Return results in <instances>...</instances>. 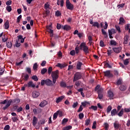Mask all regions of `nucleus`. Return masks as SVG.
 <instances>
[{
    "instance_id": "obj_1",
    "label": "nucleus",
    "mask_w": 130,
    "mask_h": 130,
    "mask_svg": "<svg viewBox=\"0 0 130 130\" xmlns=\"http://www.w3.org/2000/svg\"><path fill=\"white\" fill-rule=\"evenodd\" d=\"M59 75V73L58 70H56L55 71L52 72L51 76L52 77L53 83H54V84H55V83H56V80L58 79Z\"/></svg>"
},
{
    "instance_id": "obj_2",
    "label": "nucleus",
    "mask_w": 130,
    "mask_h": 130,
    "mask_svg": "<svg viewBox=\"0 0 130 130\" xmlns=\"http://www.w3.org/2000/svg\"><path fill=\"white\" fill-rule=\"evenodd\" d=\"M13 102V103H15V104H18V103H20V99H15L13 101L12 100H9L7 102L6 105L3 107L4 110H6L8 107L11 106V104Z\"/></svg>"
},
{
    "instance_id": "obj_3",
    "label": "nucleus",
    "mask_w": 130,
    "mask_h": 130,
    "mask_svg": "<svg viewBox=\"0 0 130 130\" xmlns=\"http://www.w3.org/2000/svg\"><path fill=\"white\" fill-rule=\"evenodd\" d=\"M80 49H82L83 52L86 54L89 53V47L86 45V43H81L79 46Z\"/></svg>"
},
{
    "instance_id": "obj_4",
    "label": "nucleus",
    "mask_w": 130,
    "mask_h": 130,
    "mask_svg": "<svg viewBox=\"0 0 130 130\" xmlns=\"http://www.w3.org/2000/svg\"><path fill=\"white\" fill-rule=\"evenodd\" d=\"M66 7L68 10H71V11L74 10V5L70 2V0L66 1Z\"/></svg>"
},
{
    "instance_id": "obj_5",
    "label": "nucleus",
    "mask_w": 130,
    "mask_h": 130,
    "mask_svg": "<svg viewBox=\"0 0 130 130\" xmlns=\"http://www.w3.org/2000/svg\"><path fill=\"white\" fill-rule=\"evenodd\" d=\"M82 78V74L80 72H77L74 75V78L73 80L74 82H76V81H78V80H80Z\"/></svg>"
},
{
    "instance_id": "obj_6",
    "label": "nucleus",
    "mask_w": 130,
    "mask_h": 130,
    "mask_svg": "<svg viewBox=\"0 0 130 130\" xmlns=\"http://www.w3.org/2000/svg\"><path fill=\"white\" fill-rule=\"evenodd\" d=\"M109 36L110 39H112L113 37H112V34H115L116 33V30L114 28H111L108 30Z\"/></svg>"
},
{
    "instance_id": "obj_7",
    "label": "nucleus",
    "mask_w": 130,
    "mask_h": 130,
    "mask_svg": "<svg viewBox=\"0 0 130 130\" xmlns=\"http://www.w3.org/2000/svg\"><path fill=\"white\" fill-rule=\"evenodd\" d=\"M54 84H55V83H54L53 81H51V80H50L49 79H47L46 80V86H53Z\"/></svg>"
},
{
    "instance_id": "obj_8",
    "label": "nucleus",
    "mask_w": 130,
    "mask_h": 130,
    "mask_svg": "<svg viewBox=\"0 0 130 130\" xmlns=\"http://www.w3.org/2000/svg\"><path fill=\"white\" fill-rule=\"evenodd\" d=\"M24 86L25 87H27V88L30 87L31 88H35V84H34L32 81H29L27 84H25Z\"/></svg>"
},
{
    "instance_id": "obj_9",
    "label": "nucleus",
    "mask_w": 130,
    "mask_h": 130,
    "mask_svg": "<svg viewBox=\"0 0 130 130\" xmlns=\"http://www.w3.org/2000/svg\"><path fill=\"white\" fill-rule=\"evenodd\" d=\"M47 29L48 30V32H49V33L50 34V37H53V30L51 29V25L47 26Z\"/></svg>"
},
{
    "instance_id": "obj_10",
    "label": "nucleus",
    "mask_w": 130,
    "mask_h": 130,
    "mask_svg": "<svg viewBox=\"0 0 130 130\" xmlns=\"http://www.w3.org/2000/svg\"><path fill=\"white\" fill-rule=\"evenodd\" d=\"M21 77L24 81H28L29 80V75L27 74L22 73Z\"/></svg>"
},
{
    "instance_id": "obj_11",
    "label": "nucleus",
    "mask_w": 130,
    "mask_h": 130,
    "mask_svg": "<svg viewBox=\"0 0 130 130\" xmlns=\"http://www.w3.org/2000/svg\"><path fill=\"white\" fill-rule=\"evenodd\" d=\"M121 47L113 48V50L115 52V53H119L120 51H121Z\"/></svg>"
},
{
    "instance_id": "obj_12",
    "label": "nucleus",
    "mask_w": 130,
    "mask_h": 130,
    "mask_svg": "<svg viewBox=\"0 0 130 130\" xmlns=\"http://www.w3.org/2000/svg\"><path fill=\"white\" fill-rule=\"evenodd\" d=\"M39 95H40V93L37 91H34L32 92V96L33 98H38Z\"/></svg>"
},
{
    "instance_id": "obj_13",
    "label": "nucleus",
    "mask_w": 130,
    "mask_h": 130,
    "mask_svg": "<svg viewBox=\"0 0 130 130\" xmlns=\"http://www.w3.org/2000/svg\"><path fill=\"white\" fill-rule=\"evenodd\" d=\"M124 24H125V20H124V18L122 17H120L119 25H124Z\"/></svg>"
},
{
    "instance_id": "obj_14",
    "label": "nucleus",
    "mask_w": 130,
    "mask_h": 130,
    "mask_svg": "<svg viewBox=\"0 0 130 130\" xmlns=\"http://www.w3.org/2000/svg\"><path fill=\"white\" fill-rule=\"evenodd\" d=\"M63 99H64V95H62L61 96H59V98L56 99V103L58 104L59 103V102H61V101H62Z\"/></svg>"
},
{
    "instance_id": "obj_15",
    "label": "nucleus",
    "mask_w": 130,
    "mask_h": 130,
    "mask_svg": "<svg viewBox=\"0 0 130 130\" xmlns=\"http://www.w3.org/2000/svg\"><path fill=\"white\" fill-rule=\"evenodd\" d=\"M47 104H48L47 101L44 100L39 104V106L42 108V107H44V106H46Z\"/></svg>"
},
{
    "instance_id": "obj_16",
    "label": "nucleus",
    "mask_w": 130,
    "mask_h": 130,
    "mask_svg": "<svg viewBox=\"0 0 130 130\" xmlns=\"http://www.w3.org/2000/svg\"><path fill=\"white\" fill-rule=\"evenodd\" d=\"M105 76L110 78L113 76L112 74L110 73V71H107L104 72Z\"/></svg>"
},
{
    "instance_id": "obj_17",
    "label": "nucleus",
    "mask_w": 130,
    "mask_h": 130,
    "mask_svg": "<svg viewBox=\"0 0 130 130\" xmlns=\"http://www.w3.org/2000/svg\"><path fill=\"white\" fill-rule=\"evenodd\" d=\"M129 37L128 36H125L123 40V44H127L128 43V39Z\"/></svg>"
},
{
    "instance_id": "obj_18",
    "label": "nucleus",
    "mask_w": 130,
    "mask_h": 130,
    "mask_svg": "<svg viewBox=\"0 0 130 130\" xmlns=\"http://www.w3.org/2000/svg\"><path fill=\"white\" fill-rule=\"evenodd\" d=\"M37 121H38V119L37 117L34 116L32 119V125L35 126L37 124Z\"/></svg>"
},
{
    "instance_id": "obj_19",
    "label": "nucleus",
    "mask_w": 130,
    "mask_h": 130,
    "mask_svg": "<svg viewBox=\"0 0 130 130\" xmlns=\"http://www.w3.org/2000/svg\"><path fill=\"white\" fill-rule=\"evenodd\" d=\"M108 97H109L110 99H113V96L114 95L113 94V92L111 91V90H109L108 92Z\"/></svg>"
},
{
    "instance_id": "obj_20",
    "label": "nucleus",
    "mask_w": 130,
    "mask_h": 130,
    "mask_svg": "<svg viewBox=\"0 0 130 130\" xmlns=\"http://www.w3.org/2000/svg\"><path fill=\"white\" fill-rule=\"evenodd\" d=\"M83 63L81 62L78 61L76 64V69L77 70H81V68Z\"/></svg>"
},
{
    "instance_id": "obj_21",
    "label": "nucleus",
    "mask_w": 130,
    "mask_h": 130,
    "mask_svg": "<svg viewBox=\"0 0 130 130\" xmlns=\"http://www.w3.org/2000/svg\"><path fill=\"white\" fill-rule=\"evenodd\" d=\"M102 34H103L104 35V38H108V35H107V32L105 31V30H104V29H102Z\"/></svg>"
},
{
    "instance_id": "obj_22",
    "label": "nucleus",
    "mask_w": 130,
    "mask_h": 130,
    "mask_svg": "<svg viewBox=\"0 0 130 130\" xmlns=\"http://www.w3.org/2000/svg\"><path fill=\"white\" fill-rule=\"evenodd\" d=\"M5 29H9L10 27V22H9V20H7L6 22L4 24Z\"/></svg>"
},
{
    "instance_id": "obj_23",
    "label": "nucleus",
    "mask_w": 130,
    "mask_h": 130,
    "mask_svg": "<svg viewBox=\"0 0 130 130\" xmlns=\"http://www.w3.org/2000/svg\"><path fill=\"white\" fill-rule=\"evenodd\" d=\"M62 28H63V30H66L67 31H68L69 30H71V26H70V25H66L62 26Z\"/></svg>"
},
{
    "instance_id": "obj_24",
    "label": "nucleus",
    "mask_w": 130,
    "mask_h": 130,
    "mask_svg": "<svg viewBox=\"0 0 130 130\" xmlns=\"http://www.w3.org/2000/svg\"><path fill=\"white\" fill-rule=\"evenodd\" d=\"M63 0H58L57 1V5L58 6H59V5L61 6V7H63Z\"/></svg>"
},
{
    "instance_id": "obj_25",
    "label": "nucleus",
    "mask_w": 130,
    "mask_h": 130,
    "mask_svg": "<svg viewBox=\"0 0 130 130\" xmlns=\"http://www.w3.org/2000/svg\"><path fill=\"white\" fill-rule=\"evenodd\" d=\"M50 5L48 4V2H47L44 5V9H45V10H49V9H50Z\"/></svg>"
},
{
    "instance_id": "obj_26",
    "label": "nucleus",
    "mask_w": 130,
    "mask_h": 130,
    "mask_svg": "<svg viewBox=\"0 0 130 130\" xmlns=\"http://www.w3.org/2000/svg\"><path fill=\"white\" fill-rule=\"evenodd\" d=\"M7 46L8 48H12V46H13V43H12L11 41H8L7 43Z\"/></svg>"
},
{
    "instance_id": "obj_27",
    "label": "nucleus",
    "mask_w": 130,
    "mask_h": 130,
    "mask_svg": "<svg viewBox=\"0 0 130 130\" xmlns=\"http://www.w3.org/2000/svg\"><path fill=\"white\" fill-rule=\"evenodd\" d=\"M114 127L116 129H118V128H119V123L117 122L114 123Z\"/></svg>"
},
{
    "instance_id": "obj_28",
    "label": "nucleus",
    "mask_w": 130,
    "mask_h": 130,
    "mask_svg": "<svg viewBox=\"0 0 130 130\" xmlns=\"http://www.w3.org/2000/svg\"><path fill=\"white\" fill-rule=\"evenodd\" d=\"M112 116H114L116 114V109H114L111 111Z\"/></svg>"
},
{
    "instance_id": "obj_29",
    "label": "nucleus",
    "mask_w": 130,
    "mask_h": 130,
    "mask_svg": "<svg viewBox=\"0 0 130 130\" xmlns=\"http://www.w3.org/2000/svg\"><path fill=\"white\" fill-rule=\"evenodd\" d=\"M80 52V47H79V46H77L75 47V53H76V54H79V53Z\"/></svg>"
},
{
    "instance_id": "obj_30",
    "label": "nucleus",
    "mask_w": 130,
    "mask_h": 130,
    "mask_svg": "<svg viewBox=\"0 0 130 130\" xmlns=\"http://www.w3.org/2000/svg\"><path fill=\"white\" fill-rule=\"evenodd\" d=\"M119 89L121 91H125V90H126V86L124 85H121Z\"/></svg>"
},
{
    "instance_id": "obj_31",
    "label": "nucleus",
    "mask_w": 130,
    "mask_h": 130,
    "mask_svg": "<svg viewBox=\"0 0 130 130\" xmlns=\"http://www.w3.org/2000/svg\"><path fill=\"white\" fill-rule=\"evenodd\" d=\"M110 44L111 45H114V46H115L117 44V43L114 40H111L110 41Z\"/></svg>"
},
{
    "instance_id": "obj_32",
    "label": "nucleus",
    "mask_w": 130,
    "mask_h": 130,
    "mask_svg": "<svg viewBox=\"0 0 130 130\" xmlns=\"http://www.w3.org/2000/svg\"><path fill=\"white\" fill-rule=\"evenodd\" d=\"M118 116L121 117V116H122L123 115V109H122L118 113Z\"/></svg>"
},
{
    "instance_id": "obj_33",
    "label": "nucleus",
    "mask_w": 130,
    "mask_h": 130,
    "mask_svg": "<svg viewBox=\"0 0 130 130\" xmlns=\"http://www.w3.org/2000/svg\"><path fill=\"white\" fill-rule=\"evenodd\" d=\"M93 27H96V28H99V23L98 22H94L92 25Z\"/></svg>"
},
{
    "instance_id": "obj_34",
    "label": "nucleus",
    "mask_w": 130,
    "mask_h": 130,
    "mask_svg": "<svg viewBox=\"0 0 130 130\" xmlns=\"http://www.w3.org/2000/svg\"><path fill=\"white\" fill-rule=\"evenodd\" d=\"M91 121V120H90V119H87L86 120H85V125H86V126H88V125L89 124H90V122Z\"/></svg>"
},
{
    "instance_id": "obj_35",
    "label": "nucleus",
    "mask_w": 130,
    "mask_h": 130,
    "mask_svg": "<svg viewBox=\"0 0 130 130\" xmlns=\"http://www.w3.org/2000/svg\"><path fill=\"white\" fill-rule=\"evenodd\" d=\"M47 69H46V68H43L41 72L42 75H44V74H45V73H47Z\"/></svg>"
},
{
    "instance_id": "obj_36",
    "label": "nucleus",
    "mask_w": 130,
    "mask_h": 130,
    "mask_svg": "<svg viewBox=\"0 0 130 130\" xmlns=\"http://www.w3.org/2000/svg\"><path fill=\"white\" fill-rule=\"evenodd\" d=\"M105 130H108L109 128V124L108 123H104Z\"/></svg>"
},
{
    "instance_id": "obj_37",
    "label": "nucleus",
    "mask_w": 130,
    "mask_h": 130,
    "mask_svg": "<svg viewBox=\"0 0 130 130\" xmlns=\"http://www.w3.org/2000/svg\"><path fill=\"white\" fill-rule=\"evenodd\" d=\"M68 120L69 119H68V118H64L62 121V124H63V125H64V124H66V123L68 122Z\"/></svg>"
},
{
    "instance_id": "obj_38",
    "label": "nucleus",
    "mask_w": 130,
    "mask_h": 130,
    "mask_svg": "<svg viewBox=\"0 0 130 130\" xmlns=\"http://www.w3.org/2000/svg\"><path fill=\"white\" fill-rule=\"evenodd\" d=\"M111 109H112V107L111 106H108L107 109V113H110V111H111Z\"/></svg>"
},
{
    "instance_id": "obj_39",
    "label": "nucleus",
    "mask_w": 130,
    "mask_h": 130,
    "mask_svg": "<svg viewBox=\"0 0 130 130\" xmlns=\"http://www.w3.org/2000/svg\"><path fill=\"white\" fill-rule=\"evenodd\" d=\"M60 86L63 88L67 87V85L66 84V83L62 81L60 82Z\"/></svg>"
},
{
    "instance_id": "obj_40",
    "label": "nucleus",
    "mask_w": 130,
    "mask_h": 130,
    "mask_svg": "<svg viewBox=\"0 0 130 130\" xmlns=\"http://www.w3.org/2000/svg\"><path fill=\"white\" fill-rule=\"evenodd\" d=\"M15 46L16 47H19L21 46V43H20V41H16L15 43Z\"/></svg>"
},
{
    "instance_id": "obj_41",
    "label": "nucleus",
    "mask_w": 130,
    "mask_h": 130,
    "mask_svg": "<svg viewBox=\"0 0 130 130\" xmlns=\"http://www.w3.org/2000/svg\"><path fill=\"white\" fill-rule=\"evenodd\" d=\"M52 72V67H50L48 69V75H50Z\"/></svg>"
},
{
    "instance_id": "obj_42",
    "label": "nucleus",
    "mask_w": 130,
    "mask_h": 130,
    "mask_svg": "<svg viewBox=\"0 0 130 130\" xmlns=\"http://www.w3.org/2000/svg\"><path fill=\"white\" fill-rule=\"evenodd\" d=\"M32 80H34V81H35L36 82H37L38 81V77H37V76H33L31 77Z\"/></svg>"
},
{
    "instance_id": "obj_43",
    "label": "nucleus",
    "mask_w": 130,
    "mask_h": 130,
    "mask_svg": "<svg viewBox=\"0 0 130 130\" xmlns=\"http://www.w3.org/2000/svg\"><path fill=\"white\" fill-rule=\"evenodd\" d=\"M100 46H101V47H105V44H104V42H103V41H102V40L100 41Z\"/></svg>"
},
{
    "instance_id": "obj_44",
    "label": "nucleus",
    "mask_w": 130,
    "mask_h": 130,
    "mask_svg": "<svg viewBox=\"0 0 130 130\" xmlns=\"http://www.w3.org/2000/svg\"><path fill=\"white\" fill-rule=\"evenodd\" d=\"M96 123H97V122H96V121H94L93 122L92 126V128L93 129H95V128H96Z\"/></svg>"
},
{
    "instance_id": "obj_45",
    "label": "nucleus",
    "mask_w": 130,
    "mask_h": 130,
    "mask_svg": "<svg viewBox=\"0 0 130 130\" xmlns=\"http://www.w3.org/2000/svg\"><path fill=\"white\" fill-rule=\"evenodd\" d=\"M115 28H116L117 31H118V33H121V31L120 30V27H119V26L116 25Z\"/></svg>"
},
{
    "instance_id": "obj_46",
    "label": "nucleus",
    "mask_w": 130,
    "mask_h": 130,
    "mask_svg": "<svg viewBox=\"0 0 130 130\" xmlns=\"http://www.w3.org/2000/svg\"><path fill=\"white\" fill-rule=\"evenodd\" d=\"M79 119H83V118H84V114L83 113H81L79 114Z\"/></svg>"
},
{
    "instance_id": "obj_47",
    "label": "nucleus",
    "mask_w": 130,
    "mask_h": 130,
    "mask_svg": "<svg viewBox=\"0 0 130 130\" xmlns=\"http://www.w3.org/2000/svg\"><path fill=\"white\" fill-rule=\"evenodd\" d=\"M6 10L9 12H11L12 11V7H11V6H8L7 7H6Z\"/></svg>"
},
{
    "instance_id": "obj_48",
    "label": "nucleus",
    "mask_w": 130,
    "mask_h": 130,
    "mask_svg": "<svg viewBox=\"0 0 130 130\" xmlns=\"http://www.w3.org/2000/svg\"><path fill=\"white\" fill-rule=\"evenodd\" d=\"M78 105H79V103H78V102H76L75 103H74L73 105H72V107L73 108H76V107H77Z\"/></svg>"
},
{
    "instance_id": "obj_49",
    "label": "nucleus",
    "mask_w": 130,
    "mask_h": 130,
    "mask_svg": "<svg viewBox=\"0 0 130 130\" xmlns=\"http://www.w3.org/2000/svg\"><path fill=\"white\" fill-rule=\"evenodd\" d=\"M38 68V64H37V63H35L33 66V69L34 70V71H36Z\"/></svg>"
},
{
    "instance_id": "obj_50",
    "label": "nucleus",
    "mask_w": 130,
    "mask_h": 130,
    "mask_svg": "<svg viewBox=\"0 0 130 130\" xmlns=\"http://www.w3.org/2000/svg\"><path fill=\"white\" fill-rule=\"evenodd\" d=\"M58 113H57V112L55 113L54 114H53V119H54V120H55V119H56V118H57V116H58Z\"/></svg>"
},
{
    "instance_id": "obj_51",
    "label": "nucleus",
    "mask_w": 130,
    "mask_h": 130,
    "mask_svg": "<svg viewBox=\"0 0 130 130\" xmlns=\"http://www.w3.org/2000/svg\"><path fill=\"white\" fill-rule=\"evenodd\" d=\"M45 84H46V80H42L41 82V85L44 86Z\"/></svg>"
},
{
    "instance_id": "obj_52",
    "label": "nucleus",
    "mask_w": 130,
    "mask_h": 130,
    "mask_svg": "<svg viewBox=\"0 0 130 130\" xmlns=\"http://www.w3.org/2000/svg\"><path fill=\"white\" fill-rule=\"evenodd\" d=\"M76 51H75V50H73L72 51H70V54L71 55H72L73 56H74V55H76Z\"/></svg>"
},
{
    "instance_id": "obj_53",
    "label": "nucleus",
    "mask_w": 130,
    "mask_h": 130,
    "mask_svg": "<svg viewBox=\"0 0 130 130\" xmlns=\"http://www.w3.org/2000/svg\"><path fill=\"white\" fill-rule=\"evenodd\" d=\"M61 13H60V12H59V11H57L55 12V16H56L57 17H59V16H61Z\"/></svg>"
},
{
    "instance_id": "obj_54",
    "label": "nucleus",
    "mask_w": 130,
    "mask_h": 130,
    "mask_svg": "<svg viewBox=\"0 0 130 130\" xmlns=\"http://www.w3.org/2000/svg\"><path fill=\"white\" fill-rule=\"evenodd\" d=\"M70 129H72V126L71 125H68L64 127V130H70Z\"/></svg>"
},
{
    "instance_id": "obj_55",
    "label": "nucleus",
    "mask_w": 130,
    "mask_h": 130,
    "mask_svg": "<svg viewBox=\"0 0 130 130\" xmlns=\"http://www.w3.org/2000/svg\"><path fill=\"white\" fill-rule=\"evenodd\" d=\"M97 106H91V107L89 108V109H92V110L96 111L97 110Z\"/></svg>"
},
{
    "instance_id": "obj_56",
    "label": "nucleus",
    "mask_w": 130,
    "mask_h": 130,
    "mask_svg": "<svg viewBox=\"0 0 130 130\" xmlns=\"http://www.w3.org/2000/svg\"><path fill=\"white\" fill-rule=\"evenodd\" d=\"M122 83V80H121V79H119L117 81V85H121Z\"/></svg>"
},
{
    "instance_id": "obj_57",
    "label": "nucleus",
    "mask_w": 130,
    "mask_h": 130,
    "mask_svg": "<svg viewBox=\"0 0 130 130\" xmlns=\"http://www.w3.org/2000/svg\"><path fill=\"white\" fill-rule=\"evenodd\" d=\"M87 104H90V103L88 102H84L82 103V106H84V107H85V106H86V105H87Z\"/></svg>"
},
{
    "instance_id": "obj_58",
    "label": "nucleus",
    "mask_w": 130,
    "mask_h": 130,
    "mask_svg": "<svg viewBox=\"0 0 130 130\" xmlns=\"http://www.w3.org/2000/svg\"><path fill=\"white\" fill-rule=\"evenodd\" d=\"M129 62V61H128V59H126L124 61V64L125 66H127L128 64V63Z\"/></svg>"
},
{
    "instance_id": "obj_59",
    "label": "nucleus",
    "mask_w": 130,
    "mask_h": 130,
    "mask_svg": "<svg viewBox=\"0 0 130 130\" xmlns=\"http://www.w3.org/2000/svg\"><path fill=\"white\" fill-rule=\"evenodd\" d=\"M105 68H109V69H111L112 68L111 66H110V64H109L108 63H106L105 64Z\"/></svg>"
},
{
    "instance_id": "obj_60",
    "label": "nucleus",
    "mask_w": 130,
    "mask_h": 130,
    "mask_svg": "<svg viewBox=\"0 0 130 130\" xmlns=\"http://www.w3.org/2000/svg\"><path fill=\"white\" fill-rule=\"evenodd\" d=\"M5 72V69L4 68L0 69V76H2Z\"/></svg>"
},
{
    "instance_id": "obj_61",
    "label": "nucleus",
    "mask_w": 130,
    "mask_h": 130,
    "mask_svg": "<svg viewBox=\"0 0 130 130\" xmlns=\"http://www.w3.org/2000/svg\"><path fill=\"white\" fill-rule=\"evenodd\" d=\"M26 71L28 74H31V68H26Z\"/></svg>"
},
{
    "instance_id": "obj_62",
    "label": "nucleus",
    "mask_w": 130,
    "mask_h": 130,
    "mask_svg": "<svg viewBox=\"0 0 130 130\" xmlns=\"http://www.w3.org/2000/svg\"><path fill=\"white\" fill-rule=\"evenodd\" d=\"M57 113H58V115H59V117H61L62 116V112L60 111H57Z\"/></svg>"
},
{
    "instance_id": "obj_63",
    "label": "nucleus",
    "mask_w": 130,
    "mask_h": 130,
    "mask_svg": "<svg viewBox=\"0 0 130 130\" xmlns=\"http://www.w3.org/2000/svg\"><path fill=\"white\" fill-rule=\"evenodd\" d=\"M83 111V106L81 105L77 110V112H81V111Z\"/></svg>"
},
{
    "instance_id": "obj_64",
    "label": "nucleus",
    "mask_w": 130,
    "mask_h": 130,
    "mask_svg": "<svg viewBox=\"0 0 130 130\" xmlns=\"http://www.w3.org/2000/svg\"><path fill=\"white\" fill-rule=\"evenodd\" d=\"M4 130H10V125H6L4 127Z\"/></svg>"
}]
</instances>
